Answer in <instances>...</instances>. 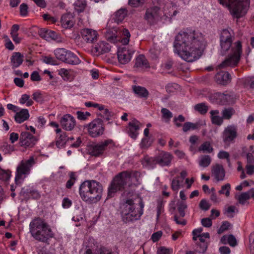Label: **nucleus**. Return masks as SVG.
<instances>
[{
  "instance_id": "nucleus-1",
  "label": "nucleus",
  "mask_w": 254,
  "mask_h": 254,
  "mask_svg": "<svg viewBox=\"0 0 254 254\" xmlns=\"http://www.w3.org/2000/svg\"><path fill=\"white\" fill-rule=\"evenodd\" d=\"M205 47L203 34L198 31L187 29L180 32L174 42L175 52L188 62H193L202 55Z\"/></svg>"
},
{
  "instance_id": "nucleus-2",
  "label": "nucleus",
  "mask_w": 254,
  "mask_h": 254,
  "mask_svg": "<svg viewBox=\"0 0 254 254\" xmlns=\"http://www.w3.org/2000/svg\"><path fill=\"white\" fill-rule=\"evenodd\" d=\"M103 187L95 180H86L80 186L79 192L81 199L88 203L99 201L102 195Z\"/></svg>"
},
{
  "instance_id": "nucleus-3",
  "label": "nucleus",
  "mask_w": 254,
  "mask_h": 254,
  "mask_svg": "<svg viewBox=\"0 0 254 254\" xmlns=\"http://www.w3.org/2000/svg\"><path fill=\"white\" fill-rule=\"evenodd\" d=\"M30 231L35 240L48 244H49V240L54 237L50 226L40 218L30 223Z\"/></svg>"
},
{
  "instance_id": "nucleus-4",
  "label": "nucleus",
  "mask_w": 254,
  "mask_h": 254,
  "mask_svg": "<svg viewBox=\"0 0 254 254\" xmlns=\"http://www.w3.org/2000/svg\"><path fill=\"white\" fill-rule=\"evenodd\" d=\"M140 173L137 171H123L117 175L112 180L108 188V196H114L118 191H122L126 187L131 185V178L139 176Z\"/></svg>"
},
{
  "instance_id": "nucleus-5",
  "label": "nucleus",
  "mask_w": 254,
  "mask_h": 254,
  "mask_svg": "<svg viewBox=\"0 0 254 254\" xmlns=\"http://www.w3.org/2000/svg\"><path fill=\"white\" fill-rule=\"evenodd\" d=\"M139 209L135 208L132 198L127 199L123 204L122 211L123 221L126 223L140 219L143 213L144 204L141 199L139 201Z\"/></svg>"
},
{
  "instance_id": "nucleus-6",
  "label": "nucleus",
  "mask_w": 254,
  "mask_h": 254,
  "mask_svg": "<svg viewBox=\"0 0 254 254\" xmlns=\"http://www.w3.org/2000/svg\"><path fill=\"white\" fill-rule=\"evenodd\" d=\"M242 53V43L238 41L234 44L229 52L225 55H228L227 58L219 65V68H226L227 67H235L237 66L240 60Z\"/></svg>"
},
{
  "instance_id": "nucleus-7",
  "label": "nucleus",
  "mask_w": 254,
  "mask_h": 254,
  "mask_svg": "<svg viewBox=\"0 0 254 254\" xmlns=\"http://www.w3.org/2000/svg\"><path fill=\"white\" fill-rule=\"evenodd\" d=\"M220 4L229 8L233 17L240 18L247 13V3L249 0H218Z\"/></svg>"
},
{
  "instance_id": "nucleus-8",
  "label": "nucleus",
  "mask_w": 254,
  "mask_h": 254,
  "mask_svg": "<svg viewBox=\"0 0 254 254\" xmlns=\"http://www.w3.org/2000/svg\"><path fill=\"white\" fill-rule=\"evenodd\" d=\"M130 36V34L127 29H124L122 31H118L116 28H114L107 30L105 33L107 40L113 43L121 41L124 45H127L129 42Z\"/></svg>"
},
{
  "instance_id": "nucleus-9",
  "label": "nucleus",
  "mask_w": 254,
  "mask_h": 254,
  "mask_svg": "<svg viewBox=\"0 0 254 254\" xmlns=\"http://www.w3.org/2000/svg\"><path fill=\"white\" fill-rule=\"evenodd\" d=\"M235 38V34L231 29H224L221 31L220 36L221 53L225 55L227 52L233 47V42Z\"/></svg>"
},
{
  "instance_id": "nucleus-10",
  "label": "nucleus",
  "mask_w": 254,
  "mask_h": 254,
  "mask_svg": "<svg viewBox=\"0 0 254 254\" xmlns=\"http://www.w3.org/2000/svg\"><path fill=\"white\" fill-rule=\"evenodd\" d=\"M34 160L33 157L29 159L21 161L20 164L17 167L15 182L18 185L21 183L26 176L29 174L31 167L34 164Z\"/></svg>"
},
{
  "instance_id": "nucleus-11",
  "label": "nucleus",
  "mask_w": 254,
  "mask_h": 254,
  "mask_svg": "<svg viewBox=\"0 0 254 254\" xmlns=\"http://www.w3.org/2000/svg\"><path fill=\"white\" fill-rule=\"evenodd\" d=\"M173 156L170 153L161 151L154 158L145 159V162L150 166L158 164L161 166H169L171 164Z\"/></svg>"
},
{
  "instance_id": "nucleus-12",
  "label": "nucleus",
  "mask_w": 254,
  "mask_h": 254,
  "mask_svg": "<svg viewBox=\"0 0 254 254\" xmlns=\"http://www.w3.org/2000/svg\"><path fill=\"white\" fill-rule=\"evenodd\" d=\"M211 98L218 104L226 105L234 104L235 102L236 96L232 92L226 91L224 93H215L211 95Z\"/></svg>"
},
{
  "instance_id": "nucleus-13",
  "label": "nucleus",
  "mask_w": 254,
  "mask_h": 254,
  "mask_svg": "<svg viewBox=\"0 0 254 254\" xmlns=\"http://www.w3.org/2000/svg\"><path fill=\"white\" fill-rule=\"evenodd\" d=\"M90 136L96 137L103 134L104 127L103 121L100 119H96L87 126Z\"/></svg>"
},
{
  "instance_id": "nucleus-14",
  "label": "nucleus",
  "mask_w": 254,
  "mask_h": 254,
  "mask_svg": "<svg viewBox=\"0 0 254 254\" xmlns=\"http://www.w3.org/2000/svg\"><path fill=\"white\" fill-rule=\"evenodd\" d=\"M114 145V142L112 139H109L99 142L91 146L89 151L91 155L99 157L102 156L109 145Z\"/></svg>"
},
{
  "instance_id": "nucleus-15",
  "label": "nucleus",
  "mask_w": 254,
  "mask_h": 254,
  "mask_svg": "<svg viewBox=\"0 0 254 254\" xmlns=\"http://www.w3.org/2000/svg\"><path fill=\"white\" fill-rule=\"evenodd\" d=\"M237 136V128L233 125L228 126L222 133L223 141L227 145H229L231 143H233Z\"/></svg>"
},
{
  "instance_id": "nucleus-16",
  "label": "nucleus",
  "mask_w": 254,
  "mask_h": 254,
  "mask_svg": "<svg viewBox=\"0 0 254 254\" xmlns=\"http://www.w3.org/2000/svg\"><path fill=\"white\" fill-rule=\"evenodd\" d=\"M37 141V138L28 132H22L20 135L19 144L21 146L33 147Z\"/></svg>"
},
{
  "instance_id": "nucleus-17",
  "label": "nucleus",
  "mask_w": 254,
  "mask_h": 254,
  "mask_svg": "<svg viewBox=\"0 0 254 254\" xmlns=\"http://www.w3.org/2000/svg\"><path fill=\"white\" fill-rule=\"evenodd\" d=\"M161 17L160 10L159 7L155 6L147 8L146 10L145 19L150 24H153L159 20Z\"/></svg>"
},
{
  "instance_id": "nucleus-18",
  "label": "nucleus",
  "mask_w": 254,
  "mask_h": 254,
  "mask_svg": "<svg viewBox=\"0 0 254 254\" xmlns=\"http://www.w3.org/2000/svg\"><path fill=\"white\" fill-rule=\"evenodd\" d=\"M80 33L83 39L87 43H93L97 40L98 34L94 30L84 28L81 30Z\"/></svg>"
},
{
  "instance_id": "nucleus-19",
  "label": "nucleus",
  "mask_w": 254,
  "mask_h": 254,
  "mask_svg": "<svg viewBox=\"0 0 254 254\" xmlns=\"http://www.w3.org/2000/svg\"><path fill=\"white\" fill-rule=\"evenodd\" d=\"M62 127L67 131H70L74 127L76 122L75 119L69 114L63 116L60 121Z\"/></svg>"
},
{
  "instance_id": "nucleus-20",
  "label": "nucleus",
  "mask_w": 254,
  "mask_h": 254,
  "mask_svg": "<svg viewBox=\"0 0 254 254\" xmlns=\"http://www.w3.org/2000/svg\"><path fill=\"white\" fill-rule=\"evenodd\" d=\"M133 53V51L127 50L126 48L121 49L118 52L119 62L122 64H127L130 61L131 55Z\"/></svg>"
},
{
  "instance_id": "nucleus-21",
  "label": "nucleus",
  "mask_w": 254,
  "mask_h": 254,
  "mask_svg": "<svg viewBox=\"0 0 254 254\" xmlns=\"http://www.w3.org/2000/svg\"><path fill=\"white\" fill-rule=\"evenodd\" d=\"M141 126V124L136 120L134 119L128 123L127 128V132L129 136L135 139L138 133V131Z\"/></svg>"
},
{
  "instance_id": "nucleus-22",
  "label": "nucleus",
  "mask_w": 254,
  "mask_h": 254,
  "mask_svg": "<svg viewBox=\"0 0 254 254\" xmlns=\"http://www.w3.org/2000/svg\"><path fill=\"white\" fill-rule=\"evenodd\" d=\"M61 22L64 28H71L75 24L74 17L71 13H65L62 16Z\"/></svg>"
},
{
  "instance_id": "nucleus-23",
  "label": "nucleus",
  "mask_w": 254,
  "mask_h": 254,
  "mask_svg": "<svg viewBox=\"0 0 254 254\" xmlns=\"http://www.w3.org/2000/svg\"><path fill=\"white\" fill-rule=\"evenodd\" d=\"M215 79L218 83L226 85L231 82V76L227 71H221L216 74Z\"/></svg>"
},
{
  "instance_id": "nucleus-24",
  "label": "nucleus",
  "mask_w": 254,
  "mask_h": 254,
  "mask_svg": "<svg viewBox=\"0 0 254 254\" xmlns=\"http://www.w3.org/2000/svg\"><path fill=\"white\" fill-rule=\"evenodd\" d=\"M212 174L216 179L217 181H223L225 176V172L222 166L220 164H216L213 166Z\"/></svg>"
},
{
  "instance_id": "nucleus-25",
  "label": "nucleus",
  "mask_w": 254,
  "mask_h": 254,
  "mask_svg": "<svg viewBox=\"0 0 254 254\" xmlns=\"http://www.w3.org/2000/svg\"><path fill=\"white\" fill-rule=\"evenodd\" d=\"M28 110L22 109L19 112H16L14 116V120L17 123L21 124L29 118Z\"/></svg>"
},
{
  "instance_id": "nucleus-26",
  "label": "nucleus",
  "mask_w": 254,
  "mask_h": 254,
  "mask_svg": "<svg viewBox=\"0 0 254 254\" xmlns=\"http://www.w3.org/2000/svg\"><path fill=\"white\" fill-rule=\"evenodd\" d=\"M23 61V56L19 52H14L11 57V63L13 68L19 66Z\"/></svg>"
},
{
  "instance_id": "nucleus-27",
  "label": "nucleus",
  "mask_w": 254,
  "mask_h": 254,
  "mask_svg": "<svg viewBox=\"0 0 254 254\" xmlns=\"http://www.w3.org/2000/svg\"><path fill=\"white\" fill-rule=\"evenodd\" d=\"M94 49L97 53L103 54L110 51L111 46L108 43L102 41L95 45Z\"/></svg>"
},
{
  "instance_id": "nucleus-28",
  "label": "nucleus",
  "mask_w": 254,
  "mask_h": 254,
  "mask_svg": "<svg viewBox=\"0 0 254 254\" xmlns=\"http://www.w3.org/2000/svg\"><path fill=\"white\" fill-rule=\"evenodd\" d=\"M64 62L70 64H78L80 60L78 57L71 51H67L66 55Z\"/></svg>"
},
{
  "instance_id": "nucleus-29",
  "label": "nucleus",
  "mask_w": 254,
  "mask_h": 254,
  "mask_svg": "<svg viewBox=\"0 0 254 254\" xmlns=\"http://www.w3.org/2000/svg\"><path fill=\"white\" fill-rule=\"evenodd\" d=\"M210 119L212 124L220 126L223 122L222 117L219 115V111L218 110H211L210 112Z\"/></svg>"
},
{
  "instance_id": "nucleus-30",
  "label": "nucleus",
  "mask_w": 254,
  "mask_h": 254,
  "mask_svg": "<svg viewBox=\"0 0 254 254\" xmlns=\"http://www.w3.org/2000/svg\"><path fill=\"white\" fill-rule=\"evenodd\" d=\"M132 90L134 93L139 97L147 99L149 95V92L144 87L133 85Z\"/></svg>"
},
{
  "instance_id": "nucleus-31",
  "label": "nucleus",
  "mask_w": 254,
  "mask_h": 254,
  "mask_svg": "<svg viewBox=\"0 0 254 254\" xmlns=\"http://www.w3.org/2000/svg\"><path fill=\"white\" fill-rule=\"evenodd\" d=\"M134 66L136 67H148L149 65L144 56L140 55L136 59Z\"/></svg>"
},
{
  "instance_id": "nucleus-32",
  "label": "nucleus",
  "mask_w": 254,
  "mask_h": 254,
  "mask_svg": "<svg viewBox=\"0 0 254 254\" xmlns=\"http://www.w3.org/2000/svg\"><path fill=\"white\" fill-rule=\"evenodd\" d=\"M197 151L199 152L211 153L213 151V148L209 141H205L199 146Z\"/></svg>"
},
{
  "instance_id": "nucleus-33",
  "label": "nucleus",
  "mask_w": 254,
  "mask_h": 254,
  "mask_svg": "<svg viewBox=\"0 0 254 254\" xmlns=\"http://www.w3.org/2000/svg\"><path fill=\"white\" fill-rule=\"evenodd\" d=\"M127 10L125 8H121L116 12L114 19L117 23L121 22L127 15Z\"/></svg>"
},
{
  "instance_id": "nucleus-34",
  "label": "nucleus",
  "mask_w": 254,
  "mask_h": 254,
  "mask_svg": "<svg viewBox=\"0 0 254 254\" xmlns=\"http://www.w3.org/2000/svg\"><path fill=\"white\" fill-rule=\"evenodd\" d=\"M194 109L201 115H205L209 110V107L205 103H200L194 106Z\"/></svg>"
},
{
  "instance_id": "nucleus-35",
  "label": "nucleus",
  "mask_w": 254,
  "mask_h": 254,
  "mask_svg": "<svg viewBox=\"0 0 254 254\" xmlns=\"http://www.w3.org/2000/svg\"><path fill=\"white\" fill-rule=\"evenodd\" d=\"M211 162V158L208 155H202L200 157L198 164L200 167L206 168L209 166Z\"/></svg>"
},
{
  "instance_id": "nucleus-36",
  "label": "nucleus",
  "mask_w": 254,
  "mask_h": 254,
  "mask_svg": "<svg viewBox=\"0 0 254 254\" xmlns=\"http://www.w3.org/2000/svg\"><path fill=\"white\" fill-rule=\"evenodd\" d=\"M67 50L64 48H59L56 49L55 52V55L57 59L63 62L65 60Z\"/></svg>"
},
{
  "instance_id": "nucleus-37",
  "label": "nucleus",
  "mask_w": 254,
  "mask_h": 254,
  "mask_svg": "<svg viewBox=\"0 0 254 254\" xmlns=\"http://www.w3.org/2000/svg\"><path fill=\"white\" fill-rule=\"evenodd\" d=\"M235 113V111L233 108H224L222 111L223 119L229 120Z\"/></svg>"
},
{
  "instance_id": "nucleus-38",
  "label": "nucleus",
  "mask_w": 254,
  "mask_h": 254,
  "mask_svg": "<svg viewBox=\"0 0 254 254\" xmlns=\"http://www.w3.org/2000/svg\"><path fill=\"white\" fill-rule=\"evenodd\" d=\"M68 140V138L67 137V135L66 133L64 132H62L58 137L57 141H56V145L58 147H60L61 146H63L66 143V141Z\"/></svg>"
},
{
  "instance_id": "nucleus-39",
  "label": "nucleus",
  "mask_w": 254,
  "mask_h": 254,
  "mask_svg": "<svg viewBox=\"0 0 254 254\" xmlns=\"http://www.w3.org/2000/svg\"><path fill=\"white\" fill-rule=\"evenodd\" d=\"M98 109L100 112L98 113V115L105 119L107 121H109L111 116V113L109 110L107 109H104V106L102 105H100Z\"/></svg>"
},
{
  "instance_id": "nucleus-40",
  "label": "nucleus",
  "mask_w": 254,
  "mask_h": 254,
  "mask_svg": "<svg viewBox=\"0 0 254 254\" xmlns=\"http://www.w3.org/2000/svg\"><path fill=\"white\" fill-rule=\"evenodd\" d=\"M250 198V193L248 191L242 192L238 197V200L240 204L244 205L246 203L247 200Z\"/></svg>"
},
{
  "instance_id": "nucleus-41",
  "label": "nucleus",
  "mask_w": 254,
  "mask_h": 254,
  "mask_svg": "<svg viewBox=\"0 0 254 254\" xmlns=\"http://www.w3.org/2000/svg\"><path fill=\"white\" fill-rule=\"evenodd\" d=\"M11 176V171L5 170L0 167V180L3 181H8Z\"/></svg>"
},
{
  "instance_id": "nucleus-42",
  "label": "nucleus",
  "mask_w": 254,
  "mask_h": 254,
  "mask_svg": "<svg viewBox=\"0 0 254 254\" xmlns=\"http://www.w3.org/2000/svg\"><path fill=\"white\" fill-rule=\"evenodd\" d=\"M187 208V205L184 201H181L178 205V210L181 217H184L185 216V209Z\"/></svg>"
},
{
  "instance_id": "nucleus-43",
  "label": "nucleus",
  "mask_w": 254,
  "mask_h": 254,
  "mask_svg": "<svg viewBox=\"0 0 254 254\" xmlns=\"http://www.w3.org/2000/svg\"><path fill=\"white\" fill-rule=\"evenodd\" d=\"M230 189L231 185L230 184L227 183L222 186L221 189L218 191V192L220 194H225L226 196L228 197L230 195Z\"/></svg>"
},
{
  "instance_id": "nucleus-44",
  "label": "nucleus",
  "mask_w": 254,
  "mask_h": 254,
  "mask_svg": "<svg viewBox=\"0 0 254 254\" xmlns=\"http://www.w3.org/2000/svg\"><path fill=\"white\" fill-rule=\"evenodd\" d=\"M70 179L67 181L66 183V188L67 189H70L72 186L74 185L76 180L75 173L73 172L69 173Z\"/></svg>"
},
{
  "instance_id": "nucleus-45",
  "label": "nucleus",
  "mask_w": 254,
  "mask_h": 254,
  "mask_svg": "<svg viewBox=\"0 0 254 254\" xmlns=\"http://www.w3.org/2000/svg\"><path fill=\"white\" fill-rule=\"evenodd\" d=\"M59 74L64 78V80L70 79V70L65 68H61L59 70Z\"/></svg>"
},
{
  "instance_id": "nucleus-46",
  "label": "nucleus",
  "mask_w": 254,
  "mask_h": 254,
  "mask_svg": "<svg viewBox=\"0 0 254 254\" xmlns=\"http://www.w3.org/2000/svg\"><path fill=\"white\" fill-rule=\"evenodd\" d=\"M161 112L162 114V118L167 120L166 122L169 121L173 117L172 113L166 108H162Z\"/></svg>"
},
{
  "instance_id": "nucleus-47",
  "label": "nucleus",
  "mask_w": 254,
  "mask_h": 254,
  "mask_svg": "<svg viewBox=\"0 0 254 254\" xmlns=\"http://www.w3.org/2000/svg\"><path fill=\"white\" fill-rule=\"evenodd\" d=\"M164 202L163 198H160L157 200V216L159 217L161 212L163 211Z\"/></svg>"
},
{
  "instance_id": "nucleus-48",
  "label": "nucleus",
  "mask_w": 254,
  "mask_h": 254,
  "mask_svg": "<svg viewBox=\"0 0 254 254\" xmlns=\"http://www.w3.org/2000/svg\"><path fill=\"white\" fill-rule=\"evenodd\" d=\"M145 2V0H128V3L134 7L142 6Z\"/></svg>"
},
{
  "instance_id": "nucleus-49",
  "label": "nucleus",
  "mask_w": 254,
  "mask_h": 254,
  "mask_svg": "<svg viewBox=\"0 0 254 254\" xmlns=\"http://www.w3.org/2000/svg\"><path fill=\"white\" fill-rule=\"evenodd\" d=\"M236 209V208L235 206H230L225 210L224 214L227 215L228 217L232 218L234 216V213Z\"/></svg>"
},
{
  "instance_id": "nucleus-50",
  "label": "nucleus",
  "mask_w": 254,
  "mask_h": 254,
  "mask_svg": "<svg viewBox=\"0 0 254 254\" xmlns=\"http://www.w3.org/2000/svg\"><path fill=\"white\" fill-rule=\"evenodd\" d=\"M43 61L44 63L52 64V65H56L57 64V60L53 57L51 56H45L43 58Z\"/></svg>"
},
{
  "instance_id": "nucleus-51",
  "label": "nucleus",
  "mask_w": 254,
  "mask_h": 254,
  "mask_svg": "<svg viewBox=\"0 0 254 254\" xmlns=\"http://www.w3.org/2000/svg\"><path fill=\"white\" fill-rule=\"evenodd\" d=\"M76 114L77 118L80 120L83 121L86 120L91 115L90 113L88 112H83L81 111H77Z\"/></svg>"
},
{
  "instance_id": "nucleus-52",
  "label": "nucleus",
  "mask_w": 254,
  "mask_h": 254,
  "mask_svg": "<svg viewBox=\"0 0 254 254\" xmlns=\"http://www.w3.org/2000/svg\"><path fill=\"white\" fill-rule=\"evenodd\" d=\"M211 205L208 203V202L204 199H202L199 204V206L200 208L204 211L208 210L210 207Z\"/></svg>"
},
{
  "instance_id": "nucleus-53",
  "label": "nucleus",
  "mask_w": 254,
  "mask_h": 254,
  "mask_svg": "<svg viewBox=\"0 0 254 254\" xmlns=\"http://www.w3.org/2000/svg\"><path fill=\"white\" fill-rule=\"evenodd\" d=\"M48 40H50V39H52L58 42L60 41L59 40V35L54 31L49 30L48 32Z\"/></svg>"
},
{
  "instance_id": "nucleus-54",
  "label": "nucleus",
  "mask_w": 254,
  "mask_h": 254,
  "mask_svg": "<svg viewBox=\"0 0 254 254\" xmlns=\"http://www.w3.org/2000/svg\"><path fill=\"white\" fill-rule=\"evenodd\" d=\"M75 5L77 7H79L80 9L79 10L80 11H83L86 6V2L85 0H76L75 2Z\"/></svg>"
},
{
  "instance_id": "nucleus-55",
  "label": "nucleus",
  "mask_w": 254,
  "mask_h": 254,
  "mask_svg": "<svg viewBox=\"0 0 254 254\" xmlns=\"http://www.w3.org/2000/svg\"><path fill=\"white\" fill-rule=\"evenodd\" d=\"M180 186V181L177 178H175L172 181L171 188L174 191H178Z\"/></svg>"
},
{
  "instance_id": "nucleus-56",
  "label": "nucleus",
  "mask_w": 254,
  "mask_h": 254,
  "mask_svg": "<svg viewBox=\"0 0 254 254\" xmlns=\"http://www.w3.org/2000/svg\"><path fill=\"white\" fill-rule=\"evenodd\" d=\"M20 14L22 16H25L28 13V6L26 3H22L19 7Z\"/></svg>"
},
{
  "instance_id": "nucleus-57",
  "label": "nucleus",
  "mask_w": 254,
  "mask_h": 254,
  "mask_svg": "<svg viewBox=\"0 0 254 254\" xmlns=\"http://www.w3.org/2000/svg\"><path fill=\"white\" fill-rule=\"evenodd\" d=\"M180 216H178L177 215H175L174 216V220L178 225L185 226L187 224V221Z\"/></svg>"
},
{
  "instance_id": "nucleus-58",
  "label": "nucleus",
  "mask_w": 254,
  "mask_h": 254,
  "mask_svg": "<svg viewBox=\"0 0 254 254\" xmlns=\"http://www.w3.org/2000/svg\"><path fill=\"white\" fill-rule=\"evenodd\" d=\"M29 195L33 199H38L40 198L41 195L40 193L37 190H31L28 191Z\"/></svg>"
},
{
  "instance_id": "nucleus-59",
  "label": "nucleus",
  "mask_w": 254,
  "mask_h": 254,
  "mask_svg": "<svg viewBox=\"0 0 254 254\" xmlns=\"http://www.w3.org/2000/svg\"><path fill=\"white\" fill-rule=\"evenodd\" d=\"M218 157L221 159H226L228 162L230 161V154L227 151H220L218 154Z\"/></svg>"
},
{
  "instance_id": "nucleus-60",
  "label": "nucleus",
  "mask_w": 254,
  "mask_h": 254,
  "mask_svg": "<svg viewBox=\"0 0 254 254\" xmlns=\"http://www.w3.org/2000/svg\"><path fill=\"white\" fill-rule=\"evenodd\" d=\"M185 120V119L184 118V117L182 115H180L178 116V117H175L174 118V122L175 123V125L177 127H180L182 126V124L178 122V121L180 122H184Z\"/></svg>"
},
{
  "instance_id": "nucleus-61",
  "label": "nucleus",
  "mask_w": 254,
  "mask_h": 254,
  "mask_svg": "<svg viewBox=\"0 0 254 254\" xmlns=\"http://www.w3.org/2000/svg\"><path fill=\"white\" fill-rule=\"evenodd\" d=\"M230 223L229 222H223L222 225L221 226V227L218 230V233L220 234L223 233L224 231L228 229Z\"/></svg>"
},
{
  "instance_id": "nucleus-62",
  "label": "nucleus",
  "mask_w": 254,
  "mask_h": 254,
  "mask_svg": "<svg viewBox=\"0 0 254 254\" xmlns=\"http://www.w3.org/2000/svg\"><path fill=\"white\" fill-rule=\"evenodd\" d=\"M249 247L251 252H254V231L249 236Z\"/></svg>"
},
{
  "instance_id": "nucleus-63",
  "label": "nucleus",
  "mask_w": 254,
  "mask_h": 254,
  "mask_svg": "<svg viewBox=\"0 0 254 254\" xmlns=\"http://www.w3.org/2000/svg\"><path fill=\"white\" fill-rule=\"evenodd\" d=\"M96 254H115V253L111 250L107 249L105 247L100 248L97 252Z\"/></svg>"
},
{
  "instance_id": "nucleus-64",
  "label": "nucleus",
  "mask_w": 254,
  "mask_h": 254,
  "mask_svg": "<svg viewBox=\"0 0 254 254\" xmlns=\"http://www.w3.org/2000/svg\"><path fill=\"white\" fill-rule=\"evenodd\" d=\"M172 251L165 247H161L157 251V254H171Z\"/></svg>"
}]
</instances>
